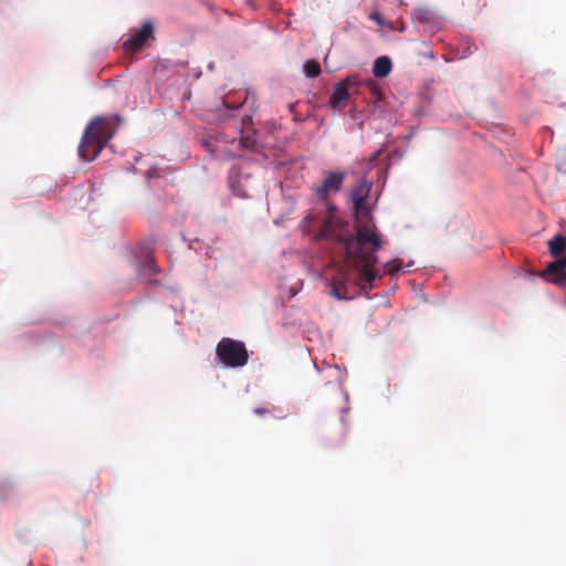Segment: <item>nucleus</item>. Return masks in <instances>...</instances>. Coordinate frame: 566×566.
<instances>
[{"label":"nucleus","mask_w":566,"mask_h":566,"mask_svg":"<svg viewBox=\"0 0 566 566\" xmlns=\"http://www.w3.org/2000/svg\"><path fill=\"white\" fill-rule=\"evenodd\" d=\"M335 211V206H328L316 239H333L345 250L347 268H339L331 279L329 293L338 300H348L352 297L348 291L350 282L348 268L358 271L364 289H373V282L380 277L374 266L377 263L376 253L382 248V241L375 226H358L355 234H343L344 223Z\"/></svg>","instance_id":"obj_1"},{"label":"nucleus","mask_w":566,"mask_h":566,"mask_svg":"<svg viewBox=\"0 0 566 566\" xmlns=\"http://www.w3.org/2000/svg\"><path fill=\"white\" fill-rule=\"evenodd\" d=\"M115 134V127L107 117H95L85 128L78 145V156L86 161L94 160Z\"/></svg>","instance_id":"obj_2"},{"label":"nucleus","mask_w":566,"mask_h":566,"mask_svg":"<svg viewBox=\"0 0 566 566\" xmlns=\"http://www.w3.org/2000/svg\"><path fill=\"white\" fill-rule=\"evenodd\" d=\"M218 359L228 368H240L248 364L249 353L243 342L223 337L216 346Z\"/></svg>","instance_id":"obj_3"},{"label":"nucleus","mask_w":566,"mask_h":566,"mask_svg":"<svg viewBox=\"0 0 566 566\" xmlns=\"http://www.w3.org/2000/svg\"><path fill=\"white\" fill-rule=\"evenodd\" d=\"M371 182L366 178L360 179L352 189L350 199L353 202V208L356 218H367L370 219V206L368 203V198L371 191Z\"/></svg>","instance_id":"obj_4"},{"label":"nucleus","mask_w":566,"mask_h":566,"mask_svg":"<svg viewBox=\"0 0 566 566\" xmlns=\"http://www.w3.org/2000/svg\"><path fill=\"white\" fill-rule=\"evenodd\" d=\"M346 179L345 171H324L323 180L319 185L314 186L313 192L321 199L327 200L333 193H337Z\"/></svg>","instance_id":"obj_5"},{"label":"nucleus","mask_w":566,"mask_h":566,"mask_svg":"<svg viewBox=\"0 0 566 566\" xmlns=\"http://www.w3.org/2000/svg\"><path fill=\"white\" fill-rule=\"evenodd\" d=\"M360 84V81L357 76H347L342 80L334 86V91L329 97V105L334 109H343L345 105L343 104L349 97L348 90L350 87L357 86Z\"/></svg>","instance_id":"obj_6"},{"label":"nucleus","mask_w":566,"mask_h":566,"mask_svg":"<svg viewBox=\"0 0 566 566\" xmlns=\"http://www.w3.org/2000/svg\"><path fill=\"white\" fill-rule=\"evenodd\" d=\"M154 27L150 22H145L142 28L135 31L123 44L126 52L138 51L145 42L151 36Z\"/></svg>","instance_id":"obj_7"},{"label":"nucleus","mask_w":566,"mask_h":566,"mask_svg":"<svg viewBox=\"0 0 566 566\" xmlns=\"http://www.w3.org/2000/svg\"><path fill=\"white\" fill-rule=\"evenodd\" d=\"M566 255L559 259H555V261L551 262L544 273L543 276L553 283H557L560 285H566Z\"/></svg>","instance_id":"obj_8"},{"label":"nucleus","mask_w":566,"mask_h":566,"mask_svg":"<svg viewBox=\"0 0 566 566\" xmlns=\"http://www.w3.org/2000/svg\"><path fill=\"white\" fill-rule=\"evenodd\" d=\"M548 250L551 255L555 259H559L566 255V237L562 234L554 235L548 241Z\"/></svg>","instance_id":"obj_9"},{"label":"nucleus","mask_w":566,"mask_h":566,"mask_svg":"<svg viewBox=\"0 0 566 566\" xmlns=\"http://www.w3.org/2000/svg\"><path fill=\"white\" fill-rule=\"evenodd\" d=\"M392 70L390 57L382 55L375 60L373 65V73L376 77L382 78L389 75Z\"/></svg>","instance_id":"obj_10"},{"label":"nucleus","mask_w":566,"mask_h":566,"mask_svg":"<svg viewBox=\"0 0 566 566\" xmlns=\"http://www.w3.org/2000/svg\"><path fill=\"white\" fill-rule=\"evenodd\" d=\"M304 72L306 76L311 78H315L321 74V66L319 64L314 60H307L304 63Z\"/></svg>","instance_id":"obj_11"},{"label":"nucleus","mask_w":566,"mask_h":566,"mask_svg":"<svg viewBox=\"0 0 566 566\" xmlns=\"http://www.w3.org/2000/svg\"><path fill=\"white\" fill-rule=\"evenodd\" d=\"M159 272L154 259H148L142 268V274L145 276H153Z\"/></svg>","instance_id":"obj_12"},{"label":"nucleus","mask_w":566,"mask_h":566,"mask_svg":"<svg viewBox=\"0 0 566 566\" xmlns=\"http://www.w3.org/2000/svg\"><path fill=\"white\" fill-rule=\"evenodd\" d=\"M384 269L387 274L396 275L401 269V263L399 260H392L390 262H387Z\"/></svg>","instance_id":"obj_13"},{"label":"nucleus","mask_w":566,"mask_h":566,"mask_svg":"<svg viewBox=\"0 0 566 566\" xmlns=\"http://www.w3.org/2000/svg\"><path fill=\"white\" fill-rule=\"evenodd\" d=\"M254 413L258 415V416H264V415L269 413V410L264 409V408L258 407V408L254 409Z\"/></svg>","instance_id":"obj_14"},{"label":"nucleus","mask_w":566,"mask_h":566,"mask_svg":"<svg viewBox=\"0 0 566 566\" xmlns=\"http://www.w3.org/2000/svg\"><path fill=\"white\" fill-rule=\"evenodd\" d=\"M367 84H368V85H370V86H374V82H373V81H370V80L368 81V83H367Z\"/></svg>","instance_id":"obj_15"},{"label":"nucleus","mask_w":566,"mask_h":566,"mask_svg":"<svg viewBox=\"0 0 566 566\" xmlns=\"http://www.w3.org/2000/svg\"><path fill=\"white\" fill-rule=\"evenodd\" d=\"M378 156V153L374 155V157L371 158V160H375Z\"/></svg>","instance_id":"obj_16"}]
</instances>
